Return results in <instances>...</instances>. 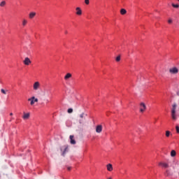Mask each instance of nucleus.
<instances>
[{"mask_svg": "<svg viewBox=\"0 0 179 179\" xmlns=\"http://www.w3.org/2000/svg\"><path fill=\"white\" fill-rule=\"evenodd\" d=\"M76 14L78 15V16H80V15H82V9H80V7H77L76 8Z\"/></svg>", "mask_w": 179, "mask_h": 179, "instance_id": "nucleus-12", "label": "nucleus"}, {"mask_svg": "<svg viewBox=\"0 0 179 179\" xmlns=\"http://www.w3.org/2000/svg\"><path fill=\"white\" fill-rule=\"evenodd\" d=\"M67 113H69V114H71V113H73V109L69 108L68 110H67Z\"/></svg>", "mask_w": 179, "mask_h": 179, "instance_id": "nucleus-23", "label": "nucleus"}, {"mask_svg": "<svg viewBox=\"0 0 179 179\" xmlns=\"http://www.w3.org/2000/svg\"><path fill=\"white\" fill-rule=\"evenodd\" d=\"M171 132H170V131H166V137L169 138V136H170Z\"/></svg>", "mask_w": 179, "mask_h": 179, "instance_id": "nucleus-21", "label": "nucleus"}, {"mask_svg": "<svg viewBox=\"0 0 179 179\" xmlns=\"http://www.w3.org/2000/svg\"><path fill=\"white\" fill-rule=\"evenodd\" d=\"M120 13H121V15H125L127 13V10L122 8L120 10Z\"/></svg>", "mask_w": 179, "mask_h": 179, "instance_id": "nucleus-20", "label": "nucleus"}, {"mask_svg": "<svg viewBox=\"0 0 179 179\" xmlns=\"http://www.w3.org/2000/svg\"><path fill=\"white\" fill-rule=\"evenodd\" d=\"M61 152H62V155L65 156L66 152H68V145H63L60 148Z\"/></svg>", "mask_w": 179, "mask_h": 179, "instance_id": "nucleus-4", "label": "nucleus"}, {"mask_svg": "<svg viewBox=\"0 0 179 179\" xmlns=\"http://www.w3.org/2000/svg\"><path fill=\"white\" fill-rule=\"evenodd\" d=\"M116 61H117V62H120V61H121V57L120 56H117L116 57Z\"/></svg>", "mask_w": 179, "mask_h": 179, "instance_id": "nucleus-25", "label": "nucleus"}, {"mask_svg": "<svg viewBox=\"0 0 179 179\" xmlns=\"http://www.w3.org/2000/svg\"><path fill=\"white\" fill-rule=\"evenodd\" d=\"M28 101H30V105L33 106L34 103H38V99L36 98L35 96H32L28 99Z\"/></svg>", "mask_w": 179, "mask_h": 179, "instance_id": "nucleus-3", "label": "nucleus"}, {"mask_svg": "<svg viewBox=\"0 0 179 179\" xmlns=\"http://www.w3.org/2000/svg\"><path fill=\"white\" fill-rule=\"evenodd\" d=\"M170 73H172L173 75H176L178 72V69L177 67H173L169 69Z\"/></svg>", "mask_w": 179, "mask_h": 179, "instance_id": "nucleus-8", "label": "nucleus"}, {"mask_svg": "<svg viewBox=\"0 0 179 179\" xmlns=\"http://www.w3.org/2000/svg\"><path fill=\"white\" fill-rule=\"evenodd\" d=\"M176 110H177V103H173L172 105V108L171 111V116L173 121H177Z\"/></svg>", "mask_w": 179, "mask_h": 179, "instance_id": "nucleus-1", "label": "nucleus"}, {"mask_svg": "<svg viewBox=\"0 0 179 179\" xmlns=\"http://www.w3.org/2000/svg\"><path fill=\"white\" fill-rule=\"evenodd\" d=\"M172 6H173V8H179V5L178 4L172 3Z\"/></svg>", "mask_w": 179, "mask_h": 179, "instance_id": "nucleus-24", "label": "nucleus"}, {"mask_svg": "<svg viewBox=\"0 0 179 179\" xmlns=\"http://www.w3.org/2000/svg\"><path fill=\"white\" fill-rule=\"evenodd\" d=\"M177 155V152H176V150H173L171 152V157H176V155Z\"/></svg>", "mask_w": 179, "mask_h": 179, "instance_id": "nucleus-18", "label": "nucleus"}, {"mask_svg": "<svg viewBox=\"0 0 179 179\" xmlns=\"http://www.w3.org/2000/svg\"><path fill=\"white\" fill-rule=\"evenodd\" d=\"M5 5H6V2L5 1H1L0 3V6L1 7L4 6Z\"/></svg>", "mask_w": 179, "mask_h": 179, "instance_id": "nucleus-22", "label": "nucleus"}, {"mask_svg": "<svg viewBox=\"0 0 179 179\" xmlns=\"http://www.w3.org/2000/svg\"><path fill=\"white\" fill-rule=\"evenodd\" d=\"M71 169H72V168H71V166H68V167H67V170H69V171H70V170H71Z\"/></svg>", "mask_w": 179, "mask_h": 179, "instance_id": "nucleus-30", "label": "nucleus"}, {"mask_svg": "<svg viewBox=\"0 0 179 179\" xmlns=\"http://www.w3.org/2000/svg\"><path fill=\"white\" fill-rule=\"evenodd\" d=\"M159 166H161V167H164V169H169V167H170L169 164L166 162H159Z\"/></svg>", "mask_w": 179, "mask_h": 179, "instance_id": "nucleus-9", "label": "nucleus"}, {"mask_svg": "<svg viewBox=\"0 0 179 179\" xmlns=\"http://www.w3.org/2000/svg\"><path fill=\"white\" fill-rule=\"evenodd\" d=\"M102 131H103V126L101 124H99L96 127V134H101Z\"/></svg>", "mask_w": 179, "mask_h": 179, "instance_id": "nucleus-7", "label": "nucleus"}, {"mask_svg": "<svg viewBox=\"0 0 179 179\" xmlns=\"http://www.w3.org/2000/svg\"><path fill=\"white\" fill-rule=\"evenodd\" d=\"M107 170L108 171H113V164H108L107 166Z\"/></svg>", "mask_w": 179, "mask_h": 179, "instance_id": "nucleus-15", "label": "nucleus"}, {"mask_svg": "<svg viewBox=\"0 0 179 179\" xmlns=\"http://www.w3.org/2000/svg\"><path fill=\"white\" fill-rule=\"evenodd\" d=\"M146 110V105L145 104V103L141 102L140 103V113H145Z\"/></svg>", "mask_w": 179, "mask_h": 179, "instance_id": "nucleus-5", "label": "nucleus"}, {"mask_svg": "<svg viewBox=\"0 0 179 179\" xmlns=\"http://www.w3.org/2000/svg\"><path fill=\"white\" fill-rule=\"evenodd\" d=\"M85 3L86 5H89L90 3V1L89 0H85Z\"/></svg>", "mask_w": 179, "mask_h": 179, "instance_id": "nucleus-27", "label": "nucleus"}, {"mask_svg": "<svg viewBox=\"0 0 179 179\" xmlns=\"http://www.w3.org/2000/svg\"><path fill=\"white\" fill-rule=\"evenodd\" d=\"M70 78H72V74H71V73H68L64 76L65 80H68V79H70Z\"/></svg>", "mask_w": 179, "mask_h": 179, "instance_id": "nucleus-14", "label": "nucleus"}, {"mask_svg": "<svg viewBox=\"0 0 179 179\" xmlns=\"http://www.w3.org/2000/svg\"><path fill=\"white\" fill-rule=\"evenodd\" d=\"M108 179H113L112 178H108Z\"/></svg>", "mask_w": 179, "mask_h": 179, "instance_id": "nucleus-33", "label": "nucleus"}, {"mask_svg": "<svg viewBox=\"0 0 179 179\" xmlns=\"http://www.w3.org/2000/svg\"><path fill=\"white\" fill-rule=\"evenodd\" d=\"M1 92L3 94H6V91H5V90H3V89H1Z\"/></svg>", "mask_w": 179, "mask_h": 179, "instance_id": "nucleus-26", "label": "nucleus"}, {"mask_svg": "<svg viewBox=\"0 0 179 179\" xmlns=\"http://www.w3.org/2000/svg\"><path fill=\"white\" fill-rule=\"evenodd\" d=\"M23 120H29L30 118V113H24V115L22 116Z\"/></svg>", "mask_w": 179, "mask_h": 179, "instance_id": "nucleus-11", "label": "nucleus"}, {"mask_svg": "<svg viewBox=\"0 0 179 179\" xmlns=\"http://www.w3.org/2000/svg\"><path fill=\"white\" fill-rule=\"evenodd\" d=\"M178 2H179V0H178Z\"/></svg>", "mask_w": 179, "mask_h": 179, "instance_id": "nucleus-34", "label": "nucleus"}, {"mask_svg": "<svg viewBox=\"0 0 179 179\" xmlns=\"http://www.w3.org/2000/svg\"><path fill=\"white\" fill-rule=\"evenodd\" d=\"M176 129L177 134H179V127H178V125H177V126L176 127Z\"/></svg>", "mask_w": 179, "mask_h": 179, "instance_id": "nucleus-28", "label": "nucleus"}, {"mask_svg": "<svg viewBox=\"0 0 179 179\" xmlns=\"http://www.w3.org/2000/svg\"><path fill=\"white\" fill-rule=\"evenodd\" d=\"M79 124L83 125L85 120H86V114H85V113H83L79 115Z\"/></svg>", "mask_w": 179, "mask_h": 179, "instance_id": "nucleus-2", "label": "nucleus"}, {"mask_svg": "<svg viewBox=\"0 0 179 179\" xmlns=\"http://www.w3.org/2000/svg\"><path fill=\"white\" fill-rule=\"evenodd\" d=\"M70 143H71V145L76 144V141H75V139H73V136L72 135L70 136Z\"/></svg>", "mask_w": 179, "mask_h": 179, "instance_id": "nucleus-13", "label": "nucleus"}, {"mask_svg": "<svg viewBox=\"0 0 179 179\" xmlns=\"http://www.w3.org/2000/svg\"><path fill=\"white\" fill-rule=\"evenodd\" d=\"M23 63L24 65H30V64H31V60H30L29 57H25Z\"/></svg>", "mask_w": 179, "mask_h": 179, "instance_id": "nucleus-10", "label": "nucleus"}, {"mask_svg": "<svg viewBox=\"0 0 179 179\" xmlns=\"http://www.w3.org/2000/svg\"><path fill=\"white\" fill-rule=\"evenodd\" d=\"M29 19H33L34 16H36V13L35 12H31L29 13Z\"/></svg>", "mask_w": 179, "mask_h": 179, "instance_id": "nucleus-17", "label": "nucleus"}, {"mask_svg": "<svg viewBox=\"0 0 179 179\" xmlns=\"http://www.w3.org/2000/svg\"><path fill=\"white\" fill-rule=\"evenodd\" d=\"M168 23H169V24L173 23V20L169 19V20H168Z\"/></svg>", "mask_w": 179, "mask_h": 179, "instance_id": "nucleus-29", "label": "nucleus"}, {"mask_svg": "<svg viewBox=\"0 0 179 179\" xmlns=\"http://www.w3.org/2000/svg\"><path fill=\"white\" fill-rule=\"evenodd\" d=\"M165 176H166V177H171V176H173V173H171L170 172V171L166 170V172H165Z\"/></svg>", "mask_w": 179, "mask_h": 179, "instance_id": "nucleus-16", "label": "nucleus"}, {"mask_svg": "<svg viewBox=\"0 0 179 179\" xmlns=\"http://www.w3.org/2000/svg\"><path fill=\"white\" fill-rule=\"evenodd\" d=\"M65 34H68V31H66Z\"/></svg>", "mask_w": 179, "mask_h": 179, "instance_id": "nucleus-32", "label": "nucleus"}, {"mask_svg": "<svg viewBox=\"0 0 179 179\" xmlns=\"http://www.w3.org/2000/svg\"><path fill=\"white\" fill-rule=\"evenodd\" d=\"M40 86H41L40 82H38V81L35 82V83H34V85H33V89H34V90H39V89H40Z\"/></svg>", "mask_w": 179, "mask_h": 179, "instance_id": "nucleus-6", "label": "nucleus"}, {"mask_svg": "<svg viewBox=\"0 0 179 179\" xmlns=\"http://www.w3.org/2000/svg\"><path fill=\"white\" fill-rule=\"evenodd\" d=\"M22 24L23 27H24V26H26V24H27V20L23 19Z\"/></svg>", "mask_w": 179, "mask_h": 179, "instance_id": "nucleus-19", "label": "nucleus"}, {"mask_svg": "<svg viewBox=\"0 0 179 179\" xmlns=\"http://www.w3.org/2000/svg\"><path fill=\"white\" fill-rule=\"evenodd\" d=\"M10 115H13V113H10Z\"/></svg>", "mask_w": 179, "mask_h": 179, "instance_id": "nucleus-31", "label": "nucleus"}]
</instances>
